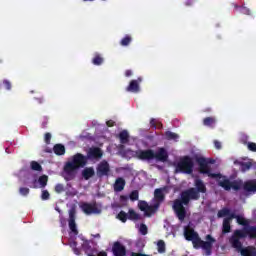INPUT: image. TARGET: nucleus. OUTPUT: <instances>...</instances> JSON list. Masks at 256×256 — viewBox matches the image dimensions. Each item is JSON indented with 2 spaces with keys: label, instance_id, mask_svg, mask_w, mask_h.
Instances as JSON below:
<instances>
[{
  "label": "nucleus",
  "instance_id": "obj_2",
  "mask_svg": "<svg viewBox=\"0 0 256 256\" xmlns=\"http://www.w3.org/2000/svg\"><path fill=\"white\" fill-rule=\"evenodd\" d=\"M256 237V228L245 227L244 230H237L234 235L230 238V243L234 249L240 251L242 256H256V249L253 246H248L246 248H241V239L247 237Z\"/></svg>",
  "mask_w": 256,
  "mask_h": 256
},
{
  "label": "nucleus",
  "instance_id": "obj_37",
  "mask_svg": "<svg viewBox=\"0 0 256 256\" xmlns=\"http://www.w3.org/2000/svg\"><path fill=\"white\" fill-rule=\"evenodd\" d=\"M20 194L29 195V188H20Z\"/></svg>",
  "mask_w": 256,
  "mask_h": 256
},
{
  "label": "nucleus",
  "instance_id": "obj_39",
  "mask_svg": "<svg viewBox=\"0 0 256 256\" xmlns=\"http://www.w3.org/2000/svg\"><path fill=\"white\" fill-rule=\"evenodd\" d=\"M4 85L6 87V89H11V83H9V81H4Z\"/></svg>",
  "mask_w": 256,
  "mask_h": 256
},
{
  "label": "nucleus",
  "instance_id": "obj_15",
  "mask_svg": "<svg viewBox=\"0 0 256 256\" xmlns=\"http://www.w3.org/2000/svg\"><path fill=\"white\" fill-rule=\"evenodd\" d=\"M97 175L103 177L104 175H109V163L103 161L97 167Z\"/></svg>",
  "mask_w": 256,
  "mask_h": 256
},
{
  "label": "nucleus",
  "instance_id": "obj_45",
  "mask_svg": "<svg viewBox=\"0 0 256 256\" xmlns=\"http://www.w3.org/2000/svg\"><path fill=\"white\" fill-rule=\"evenodd\" d=\"M55 209L56 211H58V213H61V210H59V207H56Z\"/></svg>",
  "mask_w": 256,
  "mask_h": 256
},
{
  "label": "nucleus",
  "instance_id": "obj_33",
  "mask_svg": "<svg viewBox=\"0 0 256 256\" xmlns=\"http://www.w3.org/2000/svg\"><path fill=\"white\" fill-rule=\"evenodd\" d=\"M130 199H131V201H137V199H139V192L133 191V192L130 194Z\"/></svg>",
  "mask_w": 256,
  "mask_h": 256
},
{
  "label": "nucleus",
  "instance_id": "obj_4",
  "mask_svg": "<svg viewBox=\"0 0 256 256\" xmlns=\"http://www.w3.org/2000/svg\"><path fill=\"white\" fill-rule=\"evenodd\" d=\"M184 237L187 241H192L195 249H203L206 255H211V247H213V243H215V240L211 238V235L206 237V241H202L193 228L188 226L184 229Z\"/></svg>",
  "mask_w": 256,
  "mask_h": 256
},
{
  "label": "nucleus",
  "instance_id": "obj_6",
  "mask_svg": "<svg viewBox=\"0 0 256 256\" xmlns=\"http://www.w3.org/2000/svg\"><path fill=\"white\" fill-rule=\"evenodd\" d=\"M190 199H199V192L192 188L182 193L181 200H176L174 202L173 209L180 221L185 219V207L183 205H187Z\"/></svg>",
  "mask_w": 256,
  "mask_h": 256
},
{
  "label": "nucleus",
  "instance_id": "obj_1",
  "mask_svg": "<svg viewBox=\"0 0 256 256\" xmlns=\"http://www.w3.org/2000/svg\"><path fill=\"white\" fill-rule=\"evenodd\" d=\"M197 161L200 167V173L208 175V177H211V179H215V181L218 182V185H220V187H223V189H225L226 191H231V189L237 191V189H241V186L243 185V182L241 180L231 182L230 180H227L225 176H222L219 173H213V171L211 170V160L205 158H198Z\"/></svg>",
  "mask_w": 256,
  "mask_h": 256
},
{
  "label": "nucleus",
  "instance_id": "obj_40",
  "mask_svg": "<svg viewBox=\"0 0 256 256\" xmlns=\"http://www.w3.org/2000/svg\"><path fill=\"white\" fill-rule=\"evenodd\" d=\"M241 13H244L245 15H249V9L247 8H242Z\"/></svg>",
  "mask_w": 256,
  "mask_h": 256
},
{
  "label": "nucleus",
  "instance_id": "obj_43",
  "mask_svg": "<svg viewBox=\"0 0 256 256\" xmlns=\"http://www.w3.org/2000/svg\"><path fill=\"white\" fill-rule=\"evenodd\" d=\"M115 122H113L112 120L106 122V124L108 125V127H113Z\"/></svg>",
  "mask_w": 256,
  "mask_h": 256
},
{
  "label": "nucleus",
  "instance_id": "obj_38",
  "mask_svg": "<svg viewBox=\"0 0 256 256\" xmlns=\"http://www.w3.org/2000/svg\"><path fill=\"white\" fill-rule=\"evenodd\" d=\"M45 141H46V143H49L51 141V134H49V133L45 134Z\"/></svg>",
  "mask_w": 256,
  "mask_h": 256
},
{
  "label": "nucleus",
  "instance_id": "obj_22",
  "mask_svg": "<svg viewBox=\"0 0 256 256\" xmlns=\"http://www.w3.org/2000/svg\"><path fill=\"white\" fill-rule=\"evenodd\" d=\"M82 175L84 179H90V177L95 175V170H93V168H86L83 170Z\"/></svg>",
  "mask_w": 256,
  "mask_h": 256
},
{
  "label": "nucleus",
  "instance_id": "obj_24",
  "mask_svg": "<svg viewBox=\"0 0 256 256\" xmlns=\"http://www.w3.org/2000/svg\"><path fill=\"white\" fill-rule=\"evenodd\" d=\"M120 143H127L129 139V133L127 131H122L119 135Z\"/></svg>",
  "mask_w": 256,
  "mask_h": 256
},
{
  "label": "nucleus",
  "instance_id": "obj_3",
  "mask_svg": "<svg viewBox=\"0 0 256 256\" xmlns=\"http://www.w3.org/2000/svg\"><path fill=\"white\" fill-rule=\"evenodd\" d=\"M69 229H70V238H69V245L74 249V253L79 255V249H87V245L89 242L83 239V237H77V225L75 224V208H72L69 211Z\"/></svg>",
  "mask_w": 256,
  "mask_h": 256
},
{
  "label": "nucleus",
  "instance_id": "obj_9",
  "mask_svg": "<svg viewBox=\"0 0 256 256\" xmlns=\"http://www.w3.org/2000/svg\"><path fill=\"white\" fill-rule=\"evenodd\" d=\"M218 217H225L223 222V233H229L231 231V219H236L239 225H244L247 227L249 225V220H245V217L242 215H235V213L231 212V210L227 208H223L218 212Z\"/></svg>",
  "mask_w": 256,
  "mask_h": 256
},
{
  "label": "nucleus",
  "instance_id": "obj_23",
  "mask_svg": "<svg viewBox=\"0 0 256 256\" xmlns=\"http://www.w3.org/2000/svg\"><path fill=\"white\" fill-rule=\"evenodd\" d=\"M195 186L199 193H205V184L201 180H195Z\"/></svg>",
  "mask_w": 256,
  "mask_h": 256
},
{
  "label": "nucleus",
  "instance_id": "obj_12",
  "mask_svg": "<svg viewBox=\"0 0 256 256\" xmlns=\"http://www.w3.org/2000/svg\"><path fill=\"white\" fill-rule=\"evenodd\" d=\"M117 219L122 221V223H125V221H127V219H131V221H140L141 215L137 214L133 210H129L128 214L123 212V211H121L118 214Z\"/></svg>",
  "mask_w": 256,
  "mask_h": 256
},
{
  "label": "nucleus",
  "instance_id": "obj_41",
  "mask_svg": "<svg viewBox=\"0 0 256 256\" xmlns=\"http://www.w3.org/2000/svg\"><path fill=\"white\" fill-rule=\"evenodd\" d=\"M214 145L217 149H220L221 148V142L219 141H214Z\"/></svg>",
  "mask_w": 256,
  "mask_h": 256
},
{
  "label": "nucleus",
  "instance_id": "obj_13",
  "mask_svg": "<svg viewBox=\"0 0 256 256\" xmlns=\"http://www.w3.org/2000/svg\"><path fill=\"white\" fill-rule=\"evenodd\" d=\"M235 165H239L241 171H249L253 167V161L249 159L236 160Z\"/></svg>",
  "mask_w": 256,
  "mask_h": 256
},
{
  "label": "nucleus",
  "instance_id": "obj_47",
  "mask_svg": "<svg viewBox=\"0 0 256 256\" xmlns=\"http://www.w3.org/2000/svg\"><path fill=\"white\" fill-rule=\"evenodd\" d=\"M96 237H99V234H97Z\"/></svg>",
  "mask_w": 256,
  "mask_h": 256
},
{
  "label": "nucleus",
  "instance_id": "obj_25",
  "mask_svg": "<svg viewBox=\"0 0 256 256\" xmlns=\"http://www.w3.org/2000/svg\"><path fill=\"white\" fill-rule=\"evenodd\" d=\"M204 125H206V127H213V125H215V118H205Z\"/></svg>",
  "mask_w": 256,
  "mask_h": 256
},
{
  "label": "nucleus",
  "instance_id": "obj_36",
  "mask_svg": "<svg viewBox=\"0 0 256 256\" xmlns=\"http://www.w3.org/2000/svg\"><path fill=\"white\" fill-rule=\"evenodd\" d=\"M247 147L249 151H256V144L253 142L248 143Z\"/></svg>",
  "mask_w": 256,
  "mask_h": 256
},
{
  "label": "nucleus",
  "instance_id": "obj_30",
  "mask_svg": "<svg viewBox=\"0 0 256 256\" xmlns=\"http://www.w3.org/2000/svg\"><path fill=\"white\" fill-rule=\"evenodd\" d=\"M138 229L142 235H147V226L145 224L138 226Z\"/></svg>",
  "mask_w": 256,
  "mask_h": 256
},
{
  "label": "nucleus",
  "instance_id": "obj_46",
  "mask_svg": "<svg viewBox=\"0 0 256 256\" xmlns=\"http://www.w3.org/2000/svg\"><path fill=\"white\" fill-rule=\"evenodd\" d=\"M139 83H141V78L138 79Z\"/></svg>",
  "mask_w": 256,
  "mask_h": 256
},
{
  "label": "nucleus",
  "instance_id": "obj_10",
  "mask_svg": "<svg viewBox=\"0 0 256 256\" xmlns=\"http://www.w3.org/2000/svg\"><path fill=\"white\" fill-rule=\"evenodd\" d=\"M193 171V159L189 156L180 158L176 164V173H192Z\"/></svg>",
  "mask_w": 256,
  "mask_h": 256
},
{
  "label": "nucleus",
  "instance_id": "obj_17",
  "mask_svg": "<svg viewBox=\"0 0 256 256\" xmlns=\"http://www.w3.org/2000/svg\"><path fill=\"white\" fill-rule=\"evenodd\" d=\"M112 251L115 256H125V247H123L119 242L114 243Z\"/></svg>",
  "mask_w": 256,
  "mask_h": 256
},
{
  "label": "nucleus",
  "instance_id": "obj_16",
  "mask_svg": "<svg viewBox=\"0 0 256 256\" xmlns=\"http://www.w3.org/2000/svg\"><path fill=\"white\" fill-rule=\"evenodd\" d=\"M103 152L99 148H91L88 152L89 159H101Z\"/></svg>",
  "mask_w": 256,
  "mask_h": 256
},
{
  "label": "nucleus",
  "instance_id": "obj_32",
  "mask_svg": "<svg viewBox=\"0 0 256 256\" xmlns=\"http://www.w3.org/2000/svg\"><path fill=\"white\" fill-rule=\"evenodd\" d=\"M102 63H103V58H101L100 56H95V58L93 59V64L101 65Z\"/></svg>",
  "mask_w": 256,
  "mask_h": 256
},
{
  "label": "nucleus",
  "instance_id": "obj_26",
  "mask_svg": "<svg viewBox=\"0 0 256 256\" xmlns=\"http://www.w3.org/2000/svg\"><path fill=\"white\" fill-rule=\"evenodd\" d=\"M157 248L159 253H165V242L163 240L158 241Z\"/></svg>",
  "mask_w": 256,
  "mask_h": 256
},
{
  "label": "nucleus",
  "instance_id": "obj_29",
  "mask_svg": "<svg viewBox=\"0 0 256 256\" xmlns=\"http://www.w3.org/2000/svg\"><path fill=\"white\" fill-rule=\"evenodd\" d=\"M31 169L33 171H41V165L37 162H31Z\"/></svg>",
  "mask_w": 256,
  "mask_h": 256
},
{
  "label": "nucleus",
  "instance_id": "obj_34",
  "mask_svg": "<svg viewBox=\"0 0 256 256\" xmlns=\"http://www.w3.org/2000/svg\"><path fill=\"white\" fill-rule=\"evenodd\" d=\"M41 199L43 201H47V199H49V192L47 190L42 191Z\"/></svg>",
  "mask_w": 256,
  "mask_h": 256
},
{
  "label": "nucleus",
  "instance_id": "obj_31",
  "mask_svg": "<svg viewBox=\"0 0 256 256\" xmlns=\"http://www.w3.org/2000/svg\"><path fill=\"white\" fill-rule=\"evenodd\" d=\"M129 43H131V37L126 36L121 40V45H123L124 47L129 45Z\"/></svg>",
  "mask_w": 256,
  "mask_h": 256
},
{
  "label": "nucleus",
  "instance_id": "obj_5",
  "mask_svg": "<svg viewBox=\"0 0 256 256\" xmlns=\"http://www.w3.org/2000/svg\"><path fill=\"white\" fill-rule=\"evenodd\" d=\"M123 157L126 159H131V157H137L142 161H151V159H156V161H167V151L165 149L160 148L156 153H153L151 150H140L137 152H133L131 150H127L126 152H121Z\"/></svg>",
  "mask_w": 256,
  "mask_h": 256
},
{
  "label": "nucleus",
  "instance_id": "obj_7",
  "mask_svg": "<svg viewBox=\"0 0 256 256\" xmlns=\"http://www.w3.org/2000/svg\"><path fill=\"white\" fill-rule=\"evenodd\" d=\"M165 193H167V188L156 189L154 192V199L152 204L149 206L147 202L142 201L139 202L138 207L141 211H144L147 217L153 215L157 209H159V205L163 202V198L165 197Z\"/></svg>",
  "mask_w": 256,
  "mask_h": 256
},
{
  "label": "nucleus",
  "instance_id": "obj_42",
  "mask_svg": "<svg viewBox=\"0 0 256 256\" xmlns=\"http://www.w3.org/2000/svg\"><path fill=\"white\" fill-rule=\"evenodd\" d=\"M132 74H133V73L131 72V70H127V71L125 72L126 77H131Z\"/></svg>",
  "mask_w": 256,
  "mask_h": 256
},
{
  "label": "nucleus",
  "instance_id": "obj_18",
  "mask_svg": "<svg viewBox=\"0 0 256 256\" xmlns=\"http://www.w3.org/2000/svg\"><path fill=\"white\" fill-rule=\"evenodd\" d=\"M244 190L248 193H256V180L246 182L244 184Z\"/></svg>",
  "mask_w": 256,
  "mask_h": 256
},
{
  "label": "nucleus",
  "instance_id": "obj_19",
  "mask_svg": "<svg viewBox=\"0 0 256 256\" xmlns=\"http://www.w3.org/2000/svg\"><path fill=\"white\" fill-rule=\"evenodd\" d=\"M127 91H130L131 93H138L139 91V82L136 80H132L127 87Z\"/></svg>",
  "mask_w": 256,
  "mask_h": 256
},
{
  "label": "nucleus",
  "instance_id": "obj_11",
  "mask_svg": "<svg viewBox=\"0 0 256 256\" xmlns=\"http://www.w3.org/2000/svg\"><path fill=\"white\" fill-rule=\"evenodd\" d=\"M80 209L83 211V213H85L86 215H98L99 213H101V211L103 210V208L101 207V204H89V203H85L82 202L79 205Z\"/></svg>",
  "mask_w": 256,
  "mask_h": 256
},
{
  "label": "nucleus",
  "instance_id": "obj_44",
  "mask_svg": "<svg viewBox=\"0 0 256 256\" xmlns=\"http://www.w3.org/2000/svg\"><path fill=\"white\" fill-rule=\"evenodd\" d=\"M120 199H121V201H127V197H125V196H121Z\"/></svg>",
  "mask_w": 256,
  "mask_h": 256
},
{
  "label": "nucleus",
  "instance_id": "obj_21",
  "mask_svg": "<svg viewBox=\"0 0 256 256\" xmlns=\"http://www.w3.org/2000/svg\"><path fill=\"white\" fill-rule=\"evenodd\" d=\"M53 151L56 155H65V146L56 144L53 148Z\"/></svg>",
  "mask_w": 256,
  "mask_h": 256
},
{
  "label": "nucleus",
  "instance_id": "obj_28",
  "mask_svg": "<svg viewBox=\"0 0 256 256\" xmlns=\"http://www.w3.org/2000/svg\"><path fill=\"white\" fill-rule=\"evenodd\" d=\"M151 125L152 127H155V129H161V127H163V125L161 124V122H159L156 119L151 120Z\"/></svg>",
  "mask_w": 256,
  "mask_h": 256
},
{
  "label": "nucleus",
  "instance_id": "obj_27",
  "mask_svg": "<svg viewBox=\"0 0 256 256\" xmlns=\"http://www.w3.org/2000/svg\"><path fill=\"white\" fill-rule=\"evenodd\" d=\"M166 137L168 139H172L173 141H177V139H179V135H177L173 132H166Z\"/></svg>",
  "mask_w": 256,
  "mask_h": 256
},
{
  "label": "nucleus",
  "instance_id": "obj_8",
  "mask_svg": "<svg viewBox=\"0 0 256 256\" xmlns=\"http://www.w3.org/2000/svg\"><path fill=\"white\" fill-rule=\"evenodd\" d=\"M87 165V157L76 154L72 158L68 160L64 167V177L65 179H73L75 177V173L79 167H85Z\"/></svg>",
  "mask_w": 256,
  "mask_h": 256
},
{
  "label": "nucleus",
  "instance_id": "obj_35",
  "mask_svg": "<svg viewBox=\"0 0 256 256\" xmlns=\"http://www.w3.org/2000/svg\"><path fill=\"white\" fill-rule=\"evenodd\" d=\"M55 191H56V193H63V191H64L63 185L62 184H57L55 186Z\"/></svg>",
  "mask_w": 256,
  "mask_h": 256
},
{
  "label": "nucleus",
  "instance_id": "obj_20",
  "mask_svg": "<svg viewBox=\"0 0 256 256\" xmlns=\"http://www.w3.org/2000/svg\"><path fill=\"white\" fill-rule=\"evenodd\" d=\"M125 187V180L123 178H118L114 184L115 191H123Z\"/></svg>",
  "mask_w": 256,
  "mask_h": 256
},
{
  "label": "nucleus",
  "instance_id": "obj_14",
  "mask_svg": "<svg viewBox=\"0 0 256 256\" xmlns=\"http://www.w3.org/2000/svg\"><path fill=\"white\" fill-rule=\"evenodd\" d=\"M47 181L48 177L45 175L41 176L38 180L34 178L31 187H33L34 189L45 187L47 185Z\"/></svg>",
  "mask_w": 256,
  "mask_h": 256
}]
</instances>
